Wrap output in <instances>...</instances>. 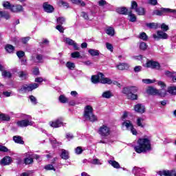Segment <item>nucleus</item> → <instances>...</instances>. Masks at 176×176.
Wrapping results in <instances>:
<instances>
[{"mask_svg": "<svg viewBox=\"0 0 176 176\" xmlns=\"http://www.w3.org/2000/svg\"><path fill=\"white\" fill-rule=\"evenodd\" d=\"M137 153H142L151 151V141L148 138H140L138 140V144L134 147Z\"/></svg>", "mask_w": 176, "mask_h": 176, "instance_id": "obj_1", "label": "nucleus"}, {"mask_svg": "<svg viewBox=\"0 0 176 176\" xmlns=\"http://www.w3.org/2000/svg\"><path fill=\"white\" fill-rule=\"evenodd\" d=\"M98 133L102 138H108L112 134V130L110 126L107 124H102L98 130Z\"/></svg>", "mask_w": 176, "mask_h": 176, "instance_id": "obj_2", "label": "nucleus"}, {"mask_svg": "<svg viewBox=\"0 0 176 176\" xmlns=\"http://www.w3.org/2000/svg\"><path fill=\"white\" fill-rule=\"evenodd\" d=\"M84 118L89 122H97V116L93 113V107L87 106L85 109Z\"/></svg>", "mask_w": 176, "mask_h": 176, "instance_id": "obj_3", "label": "nucleus"}, {"mask_svg": "<svg viewBox=\"0 0 176 176\" xmlns=\"http://www.w3.org/2000/svg\"><path fill=\"white\" fill-rule=\"evenodd\" d=\"M147 93L153 96H155V94H158V96H160V97H166V96H167V91L163 89L158 90L153 87H148L147 89Z\"/></svg>", "mask_w": 176, "mask_h": 176, "instance_id": "obj_4", "label": "nucleus"}, {"mask_svg": "<svg viewBox=\"0 0 176 176\" xmlns=\"http://www.w3.org/2000/svg\"><path fill=\"white\" fill-rule=\"evenodd\" d=\"M39 85L37 83L30 84L29 85H25L21 87L19 91L22 93H27V91H32V90H35V89H38Z\"/></svg>", "mask_w": 176, "mask_h": 176, "instance_id": "obj_5", "label": "nucleus"}, {"mask_svg": "<svg viewBox=\"0 0 176 176\" xmlns=\"http://www.w3.org/2000/svg\"><path fill=\"white\" fill-rule=\"evenodd\" d=\"M123 94H125L129 100H138V96L131 93L130 87H124L122 89Z\"/></svg>", "mask_w": 176, "mask_h": 176, "instance_id": "obj_6", "label": "nucleus"}, {"mask_svg": "<svg viewBox=\"0 0 176 176\" xmlns=\"http://www.w3.org/2000/svg\"><path fill=\"white\" fill-rule=\"evenodd\" d=\"M123 126H125L128 130H131V132L133 135H137V130L133 126V123L130 120H126L122 123Z\"/></svg>", "mask_w": 176, "mask_h": 176, "instance_id": "obj_7", "label": "nucleus"}, {"mask_svg": "<svg viewBox=\"0 0 176 176\" xmlns=\"http://www.w3.org/2000/svg\"><path fill=\"white\" fill-rule=\"evenodd\" d=\"M153 38H154V39H157V41H159V39H168V34L162 30H160L157 32V34H153Z\"/></svg>", "mask_w": 176, "mask_h": 176, "instance_id": "obj_8", "label": "nucleus"}, {"mask_svg": "<svg viewBox=\"0 0 176 176\" xmlns=\"http://www.w3.org/2000/svg\"><path fill=\"white\" fill-rule=\"evenodd\" d=\"M146 66L147 68H151L152 69H160V63L157 61L148 60Z\"/></svg>", "mask_w": 176, "mask_h": 176, "instance_id": "obj_9", "label": "nucleus"}, {"mask_svg": "<svg viewBox=\"0 0 176 176\" xmlns=\"http://www.w3.org/2000/svg\"><path fill=\"white\" fill-rule=\"evenodd\" d=\"M16 124L18 127H27L28 126H32V124H34V122L30 120L29 119H25L18 121Z\"/></svg>", "mask_w": 176, "mask_h": 176, "instance_id": "obj_10", "label": "nucleus"}, {"mask_svg": "<svg viewBox=\"0 0 176 176\" xmlns=\"http://www.w3.org/2000/svg\"><path fill=\"white\" fill-rule=\"evenodd\" d=\"M50 126L54 127V129L61 127V126H63V118H60L54 122H50Z\"/></svg>", "mask_w": 176, "mask_h": 176, "instance_id": "obj_11", "label": "nucleus"}, {"mask_svg": "<svg viewBox=\"0 0 176 176\" xmlns=\"http://www.w3.org/2000/svg\"><path fill=\"white\" fill-rule=\"evenodd\" d=\"M10 11L12 13H21V12H24V8L20 4L12 5Z\"/></svg>", "mask_w": 176, "mask_h": 176, "instance_id": "obj_12", "label": "nucleus"}, {"mask_svg": "<svg viewBox=\"0 0 176 176\" xmlns=\"http://www.w3.org/2000/svg\"><path fill=\"white\" fill-rule=\"evenodd\" d=\"M134 111L138 113H145V106L142 104H137L134 106Z\"/></svg>", "mask_w": 176, "mask_h": 176, "instance_id": "obj_13", "label": "nucleus"}, {"mask_svg": "<svg viewBox=\"0 0 176 176\" xmlns=\"http://www.w3.org/2000/svg\"><path fill=\"white\" fill-rule=\"evenodd\" d=\"M168 14V8H162L160 10L153 11V14L156 16H166Z\"/></svg>", "mask_w": 176, "mask_h": 176, "instance_id": "obj_14", "label": "nucleus"}, {"mask_svg": "<svg viewBox=\"0 0 176 176\" xmlns=\"http://www.w3.org/2000/svg\"><path fill=\"white\" fill-rule=\"evenodd\" d=\"M43 8L47 13H53L54 12V8L47 2L43 3Z\"/></svg>", "mask_w": 176, "mask_h": 176, "instance_id": "obj_15", "label": "nucleus"}, {"mask_svg": "<svg viewBox=\"0 0 176 176\" xmlns=\"http://www.w3.org/2000/svg\"><path fill=\"white\" fill-rule=\"evenodd\" d=\"M104 76V74L102 73H98L96 76H91V82L92 83H100L101 78Z\"/></svg>", "mask_w": 176, "mask_h": 176, "instance_id": "obj_16", "label": "nucleus"}, {"mask_svg": "<svg viewBox=\"0 0 176 176\" xmlns=\"http://www.w3.org/2000/svg\"><path fill=\"white\" fill-rule=\"evenodd\" d=\"M1 163L3 166H8L12 163V158L9 156H6L1 160Z\"/></svg>", "mask_w": 176, "mask_h": 176, "instance_id": "obj_17", "label": "nucleus"}, {"mask_svg": "<svg viewBox=\"0 0 176 176\" xmlns=\"http://www.w3.org/2000/svg\"><path fill=\"white\" fill-rule=\"evenodd\" d=\"M100 83H102L103 85H112V80H111L109 78H105L103 76L100 78Z\"/></svg>", "mask_w": 176, "mask_h": 176, "instance_id": "obj_18", "label": "nucleus"}, {"mask_svg": "<svg viewBox=\"0 0 176 176\" xmlns=\"http://www.w3.org/2000/svg\"><path fill=\"white\" fill-rule=\"evenodd\" d=\"M165 75L169 78H172V80L174 82H176V72H171L170 71H166Z\"/></svg>", "mask_w": 176, "mask_h": 176, "instance_id": "obj_19", "label": "nucleus"}, {"mask_svg": "<svg viewBox=\"0 0 176 176\" xmlns=\"http://www.w3.org/2000/svg\"><path fill=\"white\" fill-rule=\"evenodd\" d=\"M117 13H119L120 14H129V10L126 8V7H120L116 9Z\"/></svg>", "mask_w": 176, "mask_h": 176, "instance_id": "obj_20", "label": "nucleus"}, {"mask_svg": "<svg viewBox=\"0 0 176 176\" xmlns=\"http://www.w3.org/2000/svg\"><path fill=\"white\" fill-rule=\"evenodd\" d=\"M60 157L64 160H68V159H69V153H68L67 151L65 149H62Z\"/></svg>", "mask_w": 176, "mask_h": 176, "instance_id": "obj_21", "label": "nucleus"}, {"mask_svg": "<svg viewBox=\"0 0 176 176\" xmlns=\"http://www.w3.org/2000/svg\"><path fill=\"white\" fill-rule=\"evenodd\" d=\"M13 140L16 144H20L21 145H24V141L23 140V138L21 136H14Z\"/></svg>", "mask_w": 176, "mask_h": 176, "instance_id": "obj_22", "label": "nucleus"}, {"mask_svg": "<svg viewBox=\"0 0 176 176\" xmlns=\"http://www.w3.org/2000/svg\"><path fill=\"white\" fill-rule=\"evenodd\" d=\"M129 64L127 63H120L118 65H117L118 69H120V71H123L124 69H129Z\"/></svg>", "mask_w": 176, "mask_h": 176, "instance_id": "obj_23", "label": "nucleus"}, {"mask_svg": "<svg viewBox=\"0 0 176 176\" xmlns=\"http://www.w3.org/2000/svg\"><path fill=\"white\" fill-rule=\"evenodd\" d=\"M167 91L169 93V94H171V96H176V87H168Z\"/></svg>", "mask_w": 176, "mask_h": 176, "instance_id": "obj_24", "label": "nucleus"}, {"mask_svg": "<svg viewBox=\"0 0 176 176\" xmlns=\"http://www.w3.org/2000/svg\"><path fill=\"white\" fill-rule=\"evenodd\" d=\"M127 14L129 16V21H131V23H134L135 21H137V17L135 16V14H133V12H131V11L128 12Z\"/></svg>", "mask_w": 176, "mask_h": 176, "instance_id": "obj_25", "label": "nucleus"}, {"mask_svg": "<svg viewBox=\"0 0 176 176\" xmlns=\"http://www.w3.org/2000/svg\"><path fill=\"white\" fill-rule=\"evenodd\" d=\"M0 120L4 121V122H9L10 120V117L6 114L1 113Z\"/></svg>", "mask_w": 176, "mask_h": 176, "instance_id": "obj_26", "label": "nucleus"}, {"mask_svg": "<svg viewBox=\"0 0 176 176\" xmlns=\"http://www.w3.org/2000/svg\"><path fill=\"white\" fill-rule=\"evenodd\" d=\"M158 175L160 176H170V170H163L157 172Z\"/></svg>", "mask_w": 176, "mask_h": 176, "instance_id": "obj_27", "label": "nucleus"}, {"mask_svg": "<svg viewBox=\"0 0 176 176\" xmlns=\"http://www.w3.org/2000/svg\"><path fill=\"white\" fill-rule=\"evenodd\" d=\"M34 61V63H43V56L42 54H37Z\"/></svg>", "mask_w": 176, "mask_h": 176, "instance_id": "obj_28", "label": "nucleus"}, {"mask_svg": "<svg viewBox=\"0 0 176 176\" xmlns=\"http://www.w3.org/2000/svg\"><path fill=\"white\" fill-rule=\"evenodd\" d=\"M88 53H89V54H91L92 56H100V51L94 49L89 50Z\"/></svg>", "mask_w": 176, "mask_h": 176, "instance_id": "obj_29", "label": "nucleus"}, {"mask_svg": "<svg viewBox=\"0 0 176 176\" xmlns=\"http://www.w3.org/2000/svg\"><path fill=\"white\" fill-rule=\"evenodd\" d=\"M2 17L6 19V20H9L10 19V15L6 12L0 11V19Z\"/></svg>", "mask_w": 176, "mask_h": 176, "instance_id": "obj_30", "label": "nucleus"}, {"mask_svg": "<svg viewBox=\"0 0 176 176\" xmlns=\"http://www.w3.org/2000/svg\"><path fill=\"white\" fill-rule=\"evenodd\" d=\"M135 12L139 16H144V14H145V9H144V8L140 7L136 8Z\"/></svg>", "mask_w": 176, "mask_h": 176, "instance_id": "obj_31", "label": "nucleus"}, {"mask_svg": "<svg viewBox=\"0 0 176 176\" xmlns=\"http://www.w3.org/2000/svg\"><path fill=\"white\" fill-rule=\"evenodd\" d=\"M5 49L8 53H13L14 52V47L10 44L7 45Z\"/></svg>", "mask_w": 176, "mask_h": 176, "instance_id": "obj_32", "label": "nucleus"}, {"mask_svg": "<svg viewBox=\"0 0 176 176\" xmlns=\"http://www.w3.org/2000/svg\"><path fill=\"white\" fill-rule=\"evenodd\" d=\"M109 164H111L114 168H120V164L116 161H109Z\"/></svg>", "mask_w": 176, "mask_h": 176, "instance_id": "obj_33", "label": "nucleus"}, {"mask_svg": "<svg viewBox=\"0 0 176 176\" xmlns=\"http://www.w3.org/2000/svg\"><path fill=\"white\" fill-rule=\"evenodd\" d=\"M106 34L110 35V36H113L115 35V30L113 28H109L106 30Z\"/></svg>", "mask_w": 176, "mask_h": 176, "instance_id": "obj_34", "label": "nucleus"}, {"mask_svg": "<svg viewBox=\"0 0 176 176\" xmlns=\"http://www.w3.org/2000/svg\"><path fill=\"white\" fill-rule=\"evenodd\" d=\"M111 96H112V93H111L110 91H104L102 94V98H111Z\"/></svg>", "mask_w": 176, "mask_h": 176, "instance_id": "obj_35", "label": "nucleus"}, {"mask_svg": "<svg viewBox=\"0 0 176 176\" xmlns=\"http://www.w3.org/2000/svg\"><path fill=\"white\" fill-rule=\"evenodd\" d=\"M3 6L5 8V9H9L10 10H12V6H13V5L10 4L9 1H3Z\"/></svg>", "mask_w": 176, "mask_h": 176, "instance_id": "obj_36", "label": "nucleus"}, {"mask_svg": "<svg viewBox=\"0 0 176 176\" xmlns=\"http://www.w3.org/2000/svg\"><path fill=\"white\" fill-rule=\"evenodd\" d=\"M72 3H75L76 5H81V6H85L86 3L85 1H82V0H70Z\"/></svg>", "mask_w": 176, "mask_h": 176, "instance_id": "obj_37", "label": "nucleus"}, {"mask_svg": "<svg viewBox=\"0 0 176 176\" xmlns=\"http://www.w3.org/2000/svg\"><path fill=\"white\" fill-rule=\"evenodd\" d=\"M59 101L62 102V104H65V102H68V98L64 95H60L59 96Z\"/></svg>", "mask_w": 176, "mask_h": 176, "instance_id": "obj_38", "label": "nucleus"}, {"mask_svg": "<svg viewBox=\"0 0 176 176\" xmlns=\"http://www.w3.org/2000/svg\"><path fill=\"white\" fill-rule=\"evenodd\" d=\"M18 76L22 80L27 79V73L25 72H19Z\"/></svg>", "mask_w": 176, "mask_h": 176, "instance_id": "obj_39", "label": "nucleus"}, {"mask_svg": "<svg viewBox=\"0 0 176 176\" xmlns=\"http://www.w3.org/2000/svg\"><path fill=\"white\" fill-rule=\"evenodd\" d=\"M63 41L65 42V43H67V45H69L70 46H72V45H74V43L75 42L74 40L69 38H65L63 39Z\"/></svg>", "mask_w": 176, "mask_h": 176, "instance_id": "obj_40", "label": "nucleus"}, {"mask_svg": "<svg viewBox=\"0 0 176 176\" xmlns=\"http://www.w3.org/2000/svg\"><path fill=\"white\" fill-rule=\"evenodd\" d=\"M25 164H32L34 163V159L32 157H26L24 159Z\"/></svg>", "mask_w": 176, "mask_h": 176, "instance_id": "obj_41", "label": "nucleus"}, {"mask_svg": "<svg viewBox=\"0 0 176 176\" xmlns=\"http://www.w3.org/2000/svg\"><path fill=\"white\" fill-rule=\"evenodd\" d=\"M140 39H142V41H147L148 40V36L146 35V32H142L139 36Z\"/></svg>", "mask_w": 176, "mask_h": 176, "instance_id": "obj_42", "label": "nucleus"}, {"mask_svg": "<svg viewBox=\"0 0 176 176\" xmlns=\"http://www.w3.org/2000/svg\"><path fill=\"white\" fill-rule=\"evenodd\" d=\"M66 67L69 69H74V68H75V63H72V62H67L66 63Z\"/></svg>", "mask_w": 176, "mask_h": 176, "instance_id": "obj_43", "label": "nucleus"}, {"mask_svg": "<svg viewBox=\"0 0 176 176\" xmlns=\"http://www.w3.org/2000/svg\"><path fill=\"white\" fill-rule=\"evenodd\" d=\"M148 48V45H146V43L142 42L140 45V50H146Z\"/></svg>", "mask_w": 176, "mask_h": 176, "instance_id": "obj_44", "label": "nucleus"}, {"mask_svg": "<svg viewBox=\"0 0 176 176\" xmlns=\"http://www.w3.org/2000/svg\"><path fill=\"white\" fill-rule=\"evenodd\" d=\"M57 23L59 25H63V23H65V18L64 17H58L56 19Z\"/></svg>", "mask_w": 176, "mask_h": 176, "instance_id": "obj_45", "label": "nucleus"}, {"mask_svg": "<svg viewBox=\"0 0 176 176\" xmlns=\"http://www.w3.org/2000/svg\"><path fill=\"white\" fill-rule=\"evenodd\" d=\"M144 120V118H138L137 119V125L139 126V127H144V125L142 124V121Z\"/></svg>", "mask_w": 176, "mask_h": 176, "instance_id": "obj_46", "label": "nucleus"}, {"mask_svg": "<svg viewBox=\"0 0 176 176\" xmlns=\"http://www.w3.org/2000/svg\"><path fill=\"white\" fill-rule=\"evenodd\" d=\"M2 76L4 78H11L12 77V74H10V72H9L8 71H3L2 72Z\"/></svg>", "mask_w": 176, "mask_h": 176, "instance_id": "obj_47", "label": "nucleus"}, {"mask_svg": "<svg viewBox=\"0 0 176 176\" xmlns=\"http://www.w3.org/2000/svg\"><path fill=\"white\" fill-rule=\"evenodd\" d=\"M142 82L143 83H146V85H150V83H155V82H156V80L143 79Z\"/></svg>", "mask_w": 176, "mask_h": 176, "instance_id": "obj_48", "label": "nucleus"}, {"mask_svg": "<svg viewBox=\"0 0 176 176\" xmlns=\"http://www.w3.org/2000/svg\"><path fill=\"white\" fill-rule=\"evenodd\" d=\"M16 56L19 58H23L25 56V53L23 51H18L16 52Z\"/></svg>", "mask_w": 176, "mask_h": 176, "instance_id": "obj_49", "label": "nucleus"}, {"mask_svg": "<svg viewBox=\"0 0 176 176\" xmlns=\"http://www.w3.org/2000/svg\"><path fill=\"white\" fill-rule=\"evenodd\" d=\"M71 56L72 58H79V57H80V53H79V52H73Z\"/></svg>", "mask_w": 176, "mask_h": 176, "instance_id": "obj_50", "label": "nucleus"}, {"mask_svg": "<svg viewBox=\"0 0 176 176\" xmlns=\"http://www.w3.org/2000/svg\"><path fill=\"white\" fill-rule=\"evenodd\" d=\"M133 173L135 175H138V173H141V168L138 167H134L133 169Z\"/></svg>", "mask_w": 176, "mask_h": 176, "instance_id": "obj_51", "label": "nucleus"}, {"mask_svg": "<svg viewBox=\"0 0 176 176\" xmlns=\"http://www.w3.org/2000/svg\"><path fill=\"white\" fill-rule=\"evenodd\" d=\"M106 47L110 52H113V46L109 43H106Z\"/></svg>", "mask_w": 176, "mask_h": 176, "instance_id": "obj_52", "label": "nucleus"}, {"mask_svg": "<svg viewBox=\"0 0 176 176\" xmlns=\"http://www.w3.org/2000/svg\"><path fill=\"white\" fill-rule=\"evenodd\" d=\"M29 98H30L31 102H32V104H34V105H36L37 102H36V98H35V96H30L29 97Z\"/></svg>", "mask_w": 176, "mask_h": 176, "instance_id": "obj_53", "label": "nucleus"}, {"mask_svg": "<svg viewBox=\"0 0 176 176\" xmlns=\"http://www.w3.org/2000/svg\"><path fill=\"white\" fill-rule=\"evenodd\" d=\"M161 29L163 30V32L168 31V30H170L168 25H166L165 23H162L161 25Z\"/></svg>", "mask_w": 176, "mask_h": 176, "instance_id": "obj_54", "label": "nucleus"}, {"mask_svg": "<svg viewBox=\"0 0 176 176\" xmlns=\"http://www.w3.org/2000/svg\"><path fill=\"white\" fill-rule=\"evenodd\" d=\"M66 138L68 141H71V140L74 139V135L71 133H66Z\"/></svg>", "mask_w": 176, "mask_h": 176, "instance_id": "obj_55", "label": "nucleus"}, {"mask_svg": "<svg viewBox=\"0 0 176 176\" xmlns=\"http://www.w3.org/2000/svg\"><path fill=\"white\" fill-rule=\"evenodd\" d=\"M82 152H83V150L82 149V147L78 146L75 149V153L77 155H80V153H82Z\"/></svg>", "mask_w": 176, "mask_h": 176, "instance_id": "obj_56", "label": "nucleus"}, {"mask_svg": "<svg viewBox=\"0 0 176 176\" xmlns=\"http://www.w3.org/2000/svg\"><path fill=\"white\" fill-rule=\"evenodd\" d=\"M91 164H101V162L98 159H94L91 161Z\"/></svg>", "mask_w": 176, "mask_h": 176, "instance_id": "obj_57", "label": "nucleus"}, {"mask_svg": "<svg viewBox=\"0 0 176 176\" xmlns=\"http://www.w3.org/2000/svg\"><path fill=\"white\" fill-rule=\"evenodd\" d=\"M56 28L59 32H64V28L61 25H58Z\"/></svg>", "mask_w": 176, "mask_h": 176, "instance_id": "obj_58", "label": "nucleus"}, {"mask_svg": "<svg viewBox=\"0 0 176 176\" xmlns=\"http://www.w3.org/2000/svg\"><path fill=\"white\" fill-rule=\"evenodd\" d=\"M142 71V66H135L134 67V72H141Z\"/></svg>", "mask_w": 176, "mask_h": 176, "instance_id": "obj_59", "label": "nucleus"}, {"mask_svg": "<svg viewBox=\"0 0 176 176\" xmlns=\"http://www.w3.org/2000/svg\"><path fill=\"white\" fill-rule=\"evenodd\" d=\"M131 89V93H137L138 91V87H130Z\"/></svg>", "mask_w": 176, "mask_h": 176, "instance_id": "obj_60", "label": "nucleus"}, {"mask_svg": "<svg viewBox=\"0 0 176 176\" xmlns=\"http://www.w3.org/2000/svg\"><path fill=\"white\" fill-rule=\"evenodd\" d=\"M45 170H54V171L56 169H54V166L52 164H49L45 166Z\"/></svg>", "mask_w": 176, "mask_h": 176, "instance_id": "obj_61", "label": "nucleus"}, {"mask_svg": "<svg viewBox=\"0 0 176 176\" xmlns=\"http://www.w3.org/2000/svg\"><path fill=\"white\" fill-rule=\"evenodd\" d=\"M138 4H137V2L132 1V3H131V9H135H135L138 8Z\"/></svg>", "mask_w": 176, "mask_h": 176, "instance_id": "obj_62", "label": "nucleus"}, {"mask_svg": "<svg viewBox=\"0 0 176 176\" xmlns=\"http://www.w3.org/2000/svg\"><path fill=\"white\" fill-rule=\"evenodd\" d=\"M146 27H148V28H155L156 27V24L155 23H146Z\"/></svg>", "mask_w": 176, "mask_h": 176, "instance_id": "obj_63", "label": "nucleus"}, {"mask_svg": "<svg viewBox=\"0 0 176 176\" xmlns=\"http://www.w3.org/2000/svg\"><path fill=\"white\" fill-rule=\"evenodd\" d=\"M9 149L6 148L5 146H0V152H8Z\"/></svg>", "mask_w": 176, "mask_h": 176, "instance_id": "obj_64", "label": "nucleus"}]
</instances>
